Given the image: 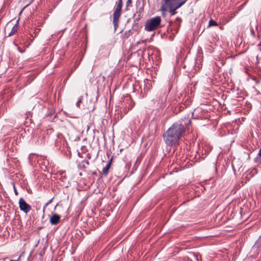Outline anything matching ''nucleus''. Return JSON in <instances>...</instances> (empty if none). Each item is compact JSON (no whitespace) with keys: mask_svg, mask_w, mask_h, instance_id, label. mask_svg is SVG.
<instances>
[{"mask_svg":"<svg viewBox=\"0 0 261 261\" xmlns=\"http://www.w3.org/2000/svg\"><path fill=\"white\" fill-rule=\"evenodd\" d=\"M186 132V126L181 122L173 123L163 134L164 140L167 146H176Z\"/></svg>","mask_w":261,"mask_h":261,"instance_id":"obj_1","label":"nucleus"},{"mask_svg":"<svg viewBox=\"0 0 261 261\" xmlns=\"http://www.w3.org/2000/svg\"><path fill=\"white\" fill-rule=\"evenodd\" d=\"M123 5L122 0H119L113 14V23L116 31L119 26V19L121 15V10Z\"/></svg>","mask_w":261,"mask_h":261,"instance_id":"obj_2","label":"nucleus"},{"mask_svg":"<svg viewBox=\"0 0 261 261\" xmlns=\"http://www.w3.org/2000/svg\"><path fill=\"white\" fill-rule=\"evenodd\" d=\"M161 18L160 16L147 20L145 24V30L147 31H152L156 29L160 25Z\"/></svg>","mask_w":261,"mask_h":261,"instance_id":"obj_3","label":"nucleus"},{"mask_svg":"<svg viewBox=\"0 0 261 261\" xmlns=\"http://www.w3.org/2000/svg\"><path fill=\"white\" fill-rule=\"evenodd\" d=\"M121 99V102L124 108L123 112L126 114L134 107L135 102L129 95L124 96Z\"/></svg>","mask_w":261,"mask_h":261,"instance_id":"obj_4","label":"nucleus"},{"mask_svg":"<svg viewBox=\"0 0 261 261\" xmlns=\"http://www.w3.org/2000/svg\"><path fill=\"white\" fill-rule=\"evenodd\" d=\"M18 204L20 210L25 214H27L32 209L31 206L27 203L23 198L19 199Z\"/></svg>","mask_w":261,"mask_h":261,"instance_id":"obj_5","label":"nucleus"},{"mask_svg":"<svg viewBox=\"0 0 261 261\" xmlns=\"http://www.w3.org/2000/svg\"><path fill=\"white\" fill-rule=\"evenodd\" d=\"M212 149V146L206 143H202L199 146V151H201V153L202 155L208 154L211 152Z\"/></svg>","mask_w":261,"mask_h":261,"instance_id":"obj_6","label":"nucleus"},{"mask_svg":"<svg viewBox=\"0 0 261 261\" xmlns=\"http://www.w3.org/2000/svg\"><path fill=\"white\" fill-rule=\"evenodd\" d=\"M60 215L57 214H54L50 218L49 222L52 225H57L60 222Z\"/></svg>","mask_w":261,"mask_h":261,"instance_id":"obj_7","label":"nucleus"},{"mask_svg":"<svg viewBox=\"0 0 261 261\" xmlns=\"http://www.w3.org/2000/svg\"><path fill=\"white\" fill-rule=\"evenodd\" d=\"M37 162L40 165H42V166H43L45 167V168H46L47 166H48L49 165V162L46 157H39L38 159Z\"/></svg>","mask_w":261,"mask_h":261,"instance_id":"obj_8","label":"nucleus"},{"mask_svg":"<svg viewBox=\"0 0 261 261\" xmlns=\"http://www.w3.org/2000/svg\"><path fill=\"white\" fill-rule=\"evenodd\" d=\"M112 159H111L109 162L108 163L107 165L105 167H104L102 169V174L106 175L108 174L109 172V170L111 167V163H112Z\"/></svg>","mask_w":261,"mask_h":261,"instance_id":"obj_9","label":"nucleus"},{"mask_svg":"<svg viewBox=\"0 0 261 261\" xmlns=\"http://www.w3.org/2000/svg\"><path fill=\"white\" fill-rule=\"evenodd\" d=\"M187 0H182L180 2H177L176 3H174L173 4L171 3V5L173 6L175 9H179L180 8L182 5H184Z\"/></svg>","mask_w":261,"mask_h":261,"instance_id":"obj_10","label":"nucleus"},{"mask_svg":"<svg viewBox=\"0 0 261 261\" xmlns=\"http://www.w3.org/2000/svg\"><path fill=\"white\" fill-rule=\"evenodd\" d=\"M18 20L17 21V23L15 24L14 26L12 28L10 32L9 33L8 36H11L14 35L18 31Z\"/></svg>","mask_w":261,"mask_h":261,"instance_id":"obj_11","label":"nucleus"},{"mask_svg":"<svg viewBox=\"0 0 261 261\" xmlns=\"http://www.w3.org/2000/svg\"><path fill=\"white\" fill-rule=\"evenodd\" d=\"M165 5H167L169 8V11L171 15H174L177 13L176 10L177 9H175V8L173 6L171 5V4Z\"/></svg>","mask_w":261,"mask_h":261,"instance_id":"obj_12","label":"nucleus"},{"mask_svg":"<svg viewBox=\"0 0 261 261\" xmlns=\"http://www.w3.org/2000/svg\"><path fill=\"white\" fill-rule=\"evenodd\" d=\"M143 17V14L137 13L134 15V21L135 22L139 21Z\"/></svg>","mask_w":261,"mask_h":261,"instance_id":"obj_13","label":"nucleus"},{"mask_svg":"<svg viewBox=\"0 0 261 261\" xmlns=\"http://www.w3.org/2000/svg\"><path fill=\"white\" fill-rule=\"evenodd\" d=\"M132 4H133L132 0H127L126 1V5H125V10L126 11L129 10V8L130 7H132V6H133Z\"/></svg>","mask_w":261,"mask_h":261,"instance_id":"obj_14","label":"nucleus"},{"mask_svg":"<svg viewBox=\"0 0 261 261\" xmlns=\"http://www.w3.org/2000/svg\"><path fill=\"white\" fill-rule=\"evenodd\" d=\"M213 51H214V47L212 45H208L206 46V47L205 48V51L207 53L211 54V53H213Z\"/></svg>","mask_w":261,"mask_h":261,"instance_id":"obj_15","label":"nucleus"},{"mask_svg":"<svg viewBox=\"0 0 261 261\" xmlns=\"http://www.w3.org/2000/svg\"><path fill=\"white\" fill-rule=\"evenodd\" d=\"M217 25V23L215 20L211 19L209 21L208 27L216 26Z\"/></svg>","mask_w":261,"mask_h":261,"instance_id":"obj_16","label":"nucleus"},{"mask_svg":"<svg viewBox=\"0 0 261 261\" xmlns=\"http://www.w3.org/2000/svg\"><path fill=\"white\" fill-rule=\"evenodd\" d=\"M182 0H165V4H169L172 3H174L177 2H180Z\"/></svg>","mask_w":261,"mask_h":261,"instance_id":"obj_17","label":"nucleus"},{"mask_svg":"<svg viewBox=\"0 0 261 261\" xmlns=\"http://www.w3.org/2000/svg\"><path fill=\"white\" fill-rule=\"evenodd\" d=\"M53 198L50 199L47 202H46L44 205L43 206V211H45V209L46 208V207L50 204L53 201Z\"/></svg>","mask_w":261,"mask_h":261,"instance_id":"obj_18","label":"nucleus"},{"mask_svg":"<svg viewBox=\"0 0 261 261\" xmlns=\"http://www.w3.org/2000/svg\"><path fill=\"white\" fill-rule=\"evenodd\" d=\"M251 79L253 81H254L255 82V83H256V84H258L259 83V82H259V80H258L257 79V78H256L255 76H251Z\"/></svg>","mask_w":261,"mask_h":261,"instance_id":"obj_19","label":"nucleus"},{"mask_svg":"<svg viewBox=\"0 0 261 261\" xmlns=\"http://www.w3.org/2000/svg\"><path fill=\"white\" fill-rule=\"evenodd\" d=\"M82 97H80L79 99L78 100V101H77V102L76 103V105L78 108H80V103L82 102Z\"/></svg>","mask_w":261,"mask_h":261,"instance_id":"obj_20","label":"nucleus"},{"mask_svg":"<svg viewBox=\"0 0 261 261\" xmlns=\"http://www.w3.org/2000/svg\"><path fill=\"white\" fill-rule=\"evenodd\" d=\"M136 12L137 13H140V14H143V8H140L139 9H138Z\"/></svg>","mask_w":261,"mask_h":261,"instance_id":"obj_21","label":"nucleus"},{"mask_svg":"<svg viewBox=\"0 0 261 261\" xmlns=\"http://www.w3.org/2000/svg\"><path fill=\"white\" fill-rule=\"evenodd\" d=\"M167 87H168V92H169V91H170V90L172 88V85L169 82L168 83Z\"/></svg>","mask_w":261,"mask_h":261,"instance_id":"obj_22","label":"nucleus"},{"mask_svg":"<svg viewBox=\"0 0 261 261\" xmlns=\"http://www.w3.org/2000/svg\"><path fill=\"white\" fill-rule=\"evenodd\" d=\"M13 189H14V191L15 194L16 196H17L18 195V192H17V190L16 188V187L14 184H13Z\"/></svg>","mask_w":261,"mask_h":261,"instance_id":"obj_23","label":"nucleus"},{"mask_svg":"<svg viewBox=\"0 0 261 261\" xmlns=\"http://www.w3.org/2000/svg\"><path fill=\"white\" fill-rule=\"evenodd\" d=\"M182 21V19L179 17H177L175 19V21H178L179 23L181 22Z\"/></svg>","mask_w":261,"mask_h":261,"instance_id":"obj_24","label":"nucleus"},{"mask_svg":"<svg viewBox=\"0 0 261 261\" xmlns=\"http://www.w3.org/2000/svg\"><path fill=\"white\" fill-rule=\"evenodd\" d=\"M83 163H84V164H86V165L88 166L89 165V162L87 160H84L83 161Z\"/></svg>","mask_w":261,"mask_h":261,"instance_id":"obj_25","label":"nucleus"},{"mask_svg":"<svg viewBox=\"0 0 261 261\" xmlns=\"http://www.w3.org/2000/svg\"><path fill=\"white\" fill-rule=\"evenodd\" d=\"M17 49L18 50V51L21 53H23L24 52V50H21L19 47L17 46Z\"/></svg>","mask_w":261,"mask_h":261,"instance_id":"obj_26","label":"nucleus"},{"mask_svg":"<svg viewBox=\"0 0 261 261\" xmlns=\"http://www.w3.org/2000/svg\"><path fill=\"white\" fill-rule=\"evenodd\" d=\"M258 155L261 156V147H260V149L259 150Z\"/></svg>","mask_w":261,"mask_h":261,"instance_id":"obj_27","label":"nucleus"},{"mask_svg":"<svg viewBox=\"0 0 261 261\" xmlns=\"http://www.w3.org/2000/svg\"><path fill=\"white\" fill-rule=\"evenodd\" d=\"M259 240L261 241V236L259 238Z\"/></svg>","mask_w":261,"mask_h":261,"instance_id":"obj_28","label":"nucleus"},{"mask_svg":"<svg viewBox=\"0 0 261 261\" xmlns=\"http://www.w3.org/2000/svg\"><path fill=\"white\" fill-rule=\"evenodd\" d=\"M29 5H29H27V6L23 8V9H25L26 7H27Z\"/></svg>","mask_w":261,"mask_h":261,"instance_id":"obj_29","label":"nucleus"},{"mask_svg":"<svg viewBox=\"0 0 261 261\" xmlns=\"http://www.w3.org/2000/svg\"><path fill=\"white\" fill-rule=\"evenodd\" d=\"M189 123H191V121L190 120H189Z\"/></svg>","mask_w":261,"mask_h":261,"instance_id":"obj_30","label":"nucleus"},{"mask_svg":"<svg viewBox=\"0 0 261 261\" xmlns=\"http://www.w3.org/2000/svg\"><path fill=\"white\" fill-rule=\"evenodd\" d=\"M10 261H15V260H11Z\"/></svg>","mask_w":261,"mask_h":261,"instance_id":"obj_31","label":"nucleus"}]
</instances>
